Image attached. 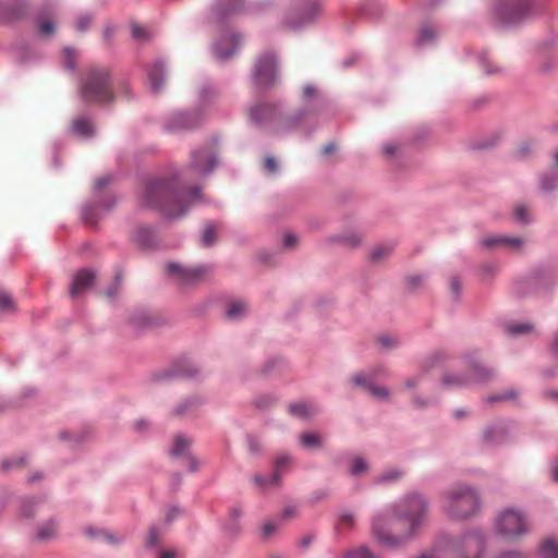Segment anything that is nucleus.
Wrapping results in <instances>:
<instances>
[{
  "label": "nucleus",
  "instance_id": "f257e3e1",
  "mask_svg": "<svg viewBox=\"0 0 558 558\" xmlns=\"http://www.w3.org/2000/svg\"><path fill=\"white\" fill-rule=\"evenodd\" d=\"M427 504L411 494L395 505L391 514H378L373 519L372 532L385 546L397 547L411 538L426 517Z\"/></svg>",
  "mask_w": 558,
  "mask_h": 558
},
{
  "label": "nucleus",
  "instance_id": "f03ea898",
  "mask_svg": "<svg viewBox=\"0 0 558 558\" xmlns=\"http://www.w3.org/2000/svg\"><path fill=\"white\" fill-rule=\"evenodd\" d=\"M198 197V187L186 190L177 177L171 180L149 179L144 184L141 203L158 208L169 218H177L183 216L189 205Z\"/></svg>",
  "mask_w": 558,
  "mask_h": 558
},
{
  "label": "nucleus",
  "instance_id": "7ed1b4c3",
  "mask_svg": "<svg viewBox=\"0 0 558 558\" xmlns=\"http://www.w3.org/2000/svg\"><path fill=\"white\" fill-rule=\"evenodd\" d=\"M442 507L446 514L453 520H464L476 513L480 498L474 489L465 485L450 488L444 494Z\"/></svg>",
  "mask_w": 558,
  "mask_h": 558
},
{
  "label": "nucleus",
  "instance_id": "20e7f679",
  "mask_svg": "<svg viewBox=\"0 0 558 558\" xmlns=\"http://www.w3.org/2000/svg\"><path fill=\"white\" fill-rule=\"evenodd\" d=\"M438 546L453 558H482L485 549L484 534L480 530H470L460 536H442Z\"/></svg>",
  "mask_w": 558,
  "mask_h": 558
},
{
  "label": "nucleus",
  "instance_id": "39448f33",
  "mask_svg": "<svg viewBox=\"0 0 558 558\" xmlns=\"http://www.w3.org/2000/svg\"><path fill=\"white\" fill-rule=\"evenodd\" d=\"M81 93L88 102L105 104L113 100L110 72L107 68L93 66L82 82Z\"/></svg>",
  "mask_w": 558,
  "mask_h": 558
},
{
  "label": "nucleus",
  "instance_id": "423d86ee",
  "mask_svg": "<svg viewBox=\"0 0 558 558\" xmlns=\"http://www.w3.org/2000/svg\"><path fill=\"white\" fill-rule=\"evenodd\" d=\"M494 527L497 535L510 541L518 539L530 531L525 513L514 508H506L498 512Z\"/></svg>",
  "mask_w": 558,
  "mask_h": 558
},
{
  "label": "nucleus",
  "instance_id": "0eeeda50",
  "mask_svg": "<svg viewBox=\"0 0 558 558\" xmlns=\"http://www.w3.org/2000/svg\"><path fill=\"white\" fill-rule=\"evenodd\" d=\"M532 9L531 0H499L496 15L501 24L515 25L526 19Z\"/></svg>",
  "mask_w": 558,
  "mask_h": 558
},
{
  "label": "nucleus",
  "instance_id": "6e6552de",
  "mask_svg": "<svg viewBox=\"0 0 558 558\" xmlns=\"http://www.w3.org/2000/svg\"><path fill=\"white\" fill-rule=\"evenodd\" d=\"M469 376L465 379L448 377L445 379V384H484L489 381L495 373L489 368L483 361L477 356H470L468 359Z\"/></svg>",
  "mask_w": 558,
  "mask_h": 558
},
{
  "label": "nucleus",
  "instance_id": "1a4fd4ad",
  "mask_svg": "<svg viewBox=\"0 0 558 558\" xmlns=\"http://www.w3.org/2000/svg\"><path fill=\"white\" fill-rule=\"evenodd\" d=\"M167 270L170 275L177 277L182 284H194L202 281L209 272V267H182L178 264L170 263L167 265Z\"/></svg>",
  "mask_w": 558,
  "mask_h": 558
},
{
  "label": "nucleus",
  "instance_id": "9d476101",
  "mask_svg": "<svg viewBox=\"0 0 558 558\" xmlns=\"http://www.w3.org/2000/svg\"><path fill=\"white\" fill-rule=\"evenodd\" d=\"M277 68L274 54L266 53L262 56L255 64V77L259 85L271 84L276 78Z\"/></svg>",
  "mask_w": 558,
  "mask_h": 558
},
{
  "label": "nucleus",
  "instance_id": "9b49d317",
  "mask_svg": "<svg viewBox=\"0 0 558 558\" xmlns=\"http://www.w3.org/2000/svg\"><path fill=\"white\" fill-rule=\"evenodd\" d=\"M278 108L270 104H257L250 109V118L256 124H267L276 120Z\"/></svg>",
  "mask_w": 558,
  "mask_h": 558
},
{
  "label": "nucleus",
  "instance_id": "f8f14e48",
  "mask_svg": "<svg viewBox=\"0 0 558 558\" xmlns=\"http://www.w3.org/2000/svg\"><path fill=\"white\" fill-rule=\"evenodd\" d=\"M485 247L501 246L509 251H519L523 244V240L518 236L493 235L482 240Z\"/></svg>",
  "mask_w": 558,
  "mask_h": 558
},
{
  "label": "nucleus",
  "instance_id": "ddd939ff",
  "mask_svg": "<svg viewBox=\"0 0 558 558\" xmlns=\"http://www.w3.org/2000/svg\"><path fill=\"white\" fill-rule=\"evenodd\" d=\"M216 158L209 149L193 153L192 166L199 174L208 173L214 169Z\"/></svg>",
  "mask_w": 558,
  "mask_h": 558
},
{
  "label": "nucleus",
  "instance_id": "4468645a",
  "mask_svg": "<svg viewBox=\"0 0 558 558\" xmlns=\"http://www.w3.org/2000/svg\"><path fill=\"white\" fill-rule=\"evenodd\" d=\"M191 441L183 436H177L174 439L171 454L175 458H186L190 461V470L196 471L198 469V461L190 456Z\"/></svg>",
  "mask_w": 558,
  "mask_h": 558
},
{
  "label": "nucleus",
  "instance_id": "2eb2a0df",
  "mask_svg": "<svg viewBox=\"0 0 558 558\" xmlns=\"http://www.w3.org/2000/svg\"><path fill=\"white\" fill-rule=\"evenodd\" d=\"M239 40L235 35H231L217 43L215 46L217 59L221 61L230 59L236 52Z\"/></svg>",
  "mask_w": 558,
  "mask_h": 558
},
{
  "label": "nucleus",
  "instance_id": "dca6fc26",
  "mask_svg": "<svg viewBox=\"0 0 558 558\" xmlns=\"http://www.w3.org/2000/svg\"><path fill=\"white\" fill-rule=\"evenodd\" d=\"M195 121L190 113L178 112L172 114L166 123V129L169 132H179L193 128Z\"/></svg>",
  "mask_w": 558,
  "mask_h": 558
},
{
  "label": "nucleus",
  "instance_id": "f3484780",
  "mask_svg": "<svg viewBox=\"0 0 558 558\" xmlns=\"http://www.w3.org/2000/svg\"><path fill=\"white\" fill-rule=\"evenodd\" d=\"M374 375L366 376L364 374H357L353 377V383L356 386L364 387L373 397L378 399L388 398V390L384 387H377L373 384Z\"/></svg>",
  "mask_w": 558,
  "mask_h": 558
},
{
  "label": "nucleus",
  "instance_id": "a211bd4d",
  "mask_svg": "<svg viewBox=\"0 0 558 558\" xmlns=\"http://www.w3.org/2000/svg\"><path fill=\"white\" fill-rule=\"evenodd\" d=\"M95 279V274L90 270H80L72 283L71 288V296L77 298L81 293H83L88 287L93 284V281Z\"/></svg>",
  "mask_w": 558,
  "mask_h": 558
},
{
  "label": "nucleus",
  "instance_id": "6ab92c4d",
  "mask_svg": "<svg viewBox=\"0 0 558 558\" xmlns=\"http://www.w3.org/2000/svg\"><path fill=\"white\" fill-rule=\"evenodd\" d=\"M84 534L93 541L105 542L109 544H117L120 539L112 533L96 529L94 526H87L84 529Z\"/></svg>",
  "mask_w": 558,
  "mask_h": 558
},
{
  "label": "nucleus",
  "instance_id": "aec40b11",
  "mask_svg": "<svg viewBox=\"0 0 558 558\" xmlns=\"http://www.w3.org/2000/svg\"><path fill=\"white\" fill-rule=\"evenodd\" d=\"M292 464V458L289 454H280L274 463V473L270 475L272 484L280 483V474L284 472Z\"/></svg>",
  "mask_w": 558,
  "mask_h": 558
},
{
  "label": "nucleus",
  "instance_id": "412c9836",
  "mask_svg": "<svg viewBox=\"0 0 558 558\" xmlns=\"http://www.w3.org/2000/svg\"><path fill=\"white\" fill-rule=\"evenodd\" d=\"M289 411L292 415L299 418H310L317 412V408L314 404L306 402L293 403L289 407Z\"/></svg>",
  "mask_w": 558,
  "mask_h": 558
},
{
  "label": "nucleus",
  "instance_id": "4be33fe9",
  "mask_svg": "<svg viewBox=\"0 0 558 558\" xmlns=\"http://www.w3.org/2000/svg\"><path fill=\"white\" fill-rule=\"evenodd\" d=\"M163 73L165 70L161 62L154 63L148 71L149 83L155 93H158L162 87Z\"/></svg>",
  "mask_w": 558,
  "mask_h": 558
},
{
  "label": "nucleus",
  "instance_id": "5701e85b",
  "mask_svg": "<svg viewBox=\"0 0 558 558\" xmlns=\"http://www.w3.org/2000/svg\"><path fill=\"white\" fill-rule=\"evenodd\" d=\"M542 558H558V542L555 538H545L539 545Z\"/></svg>",
  "mask_w": 558,
  "mask_h": 558
},
{
  "label": "nucleus",
  "instance_id": "b1692460",
  "mask_svg": "<svg viewBox=\"0 0 558 558\" xmlns=\"http://www.w3.org/2000/svg\"><path fill=\"white\" fill-rule=\"evenodd\" d=\"M56 534L57 523L53 521H49L38 529L36 537L40 542H46L53 538Z\"/></svg>",
  "mask_w": 558,
  "mask_h": 558
},
{
  "label": "nucleus",
  "instance_id": "393cba45",
  "mask_svg": "<svg viewBox=\"0 0 558 558\" xmlns=\"http://www.w3.org/2000/svg\"><path fill=\"white\" fill-rule=\"evenodd\" d=\"M393 251L392 244H380L375 246L371 252V259L374 263H379L386 259Z\"/></svg>",
  "mask_w": 558,
  "mask_h": 558
},
{
  "label": "nucleus",
  "instance_id": "a878e982",
  "mask_svg": "<svg viewBox=\"0 0 558 558\" xmlns=\"http://www.w3.org/2000/svg\"><path fill=\"white\" fill-rule=\"evenodd\" d=\"M301 445L307 449L319 448L323 444V439L319 435L314 433H304L300 436Z\"/></svg>",
  "mask_w": 558,
  "mask_h": 558
},
{
  "label": "nucleus",
  "instance_id": "bb28decb",
  "mask_svg": "<svg viewBox=\"0 0 558 558\" xmlns=\"http://www.w3.org/2000/svg\"><path fill=\"white\" fill-rule=\"evenodd\" d=\"M73 130L81 136H89L93 133L92 123L86 119H76L73 122Z\"/></svg>",
  "mask_w": 558,
  "mask_h": 558
},
{
  "label": "nucleus",
  "instance_id": "cd10ccee",
  "mask_svg": "<svg viewBox=\"0 0 558 558\" xmlns=\"http://www.w3.org/2000/svg\"><path fill=\"white\" fill-rule=\"evenodd\" d=\"M436 37L435 31L432 26L425 25L420 29L418 37H417V45L418 46H425L427 44H430L434 41Z\"/></svg>",
  "mask_w": 558,
  "mask_h": 558
},
{
  "label": "nucleus",
  "instance_id": "c85d7f7f",
  "mask_svg": "<svg viewBox=\"0 0 558 558\" xmlns=\"http://www.w3.org/2000/svg\"><path fill=\"white\" fill-rule=\"evenodd\" d=\"M246 312V304L242 301L232 302L227 311V316L230 319H238Z\"/></svg>",
  "mask_w": 558,
  "mask_h": 558
},
{
  "label": "nucleus",
  "instance_id": "c756f323",
  "mask_svg": "<svg viewBox=\"0 0 558 558\" xmlns=\"http://www.w3.org/2000/svg\"><path fill=\"white\" fill-rule=\"evenodd\" d=\"M342 558H377L365 546L347 551Z\"/></svg>",
  "mask_w": 558,
  "mask_h": 558
},
{
  "label": "nucleus",
  "instance_id": "7c9ffc66",
  "mask_svg": "<svg viewBox=\"0 0 558 558\" xmlns=\"http://www.w3.org/2000/svg\"><path fill=\"white\" fill-rule=\"evenodd\" d=\"M216 242V229L213 225H207L204 229L202 245L209 246Z\"/></svg>",
  "mask_w": 558,
  "mask_h": 558
},
{
  "label": "nucleus",
  "instance_id": "2f4dec72",
  "mask_svg": "<svg viewBox=\"0 0 558 558\" xmlns=\"http://www.w3.org/2000/svg\"><path fill=\"white\" fill-rule=\"evenodd\" d=\"M14 310V303L12 296L5 292L0 290V311L1 312H12Z\"/></svg>",
  "mask_w": 558,
  "mask_h": 558
},
{
  "label": "nucleus",
  "instance_id": "473e14b6",
  "mask_svg": "<svg viewBox=\"0 0 558 558\" xmlns=\"http://www.w3.org/2000/svg\"><path fill=\"white\" fill-rule=\"evenodd\" d=\"M160 538V534L156 527H150L148 535L145 539V547L153 548L158 545Z\"/></svg>",
  "mask_w": 558,
  "mask_h": 558
},
{
  "label": "nucleus",
  "instance_id": "72a5a7b5",
  "mask_svg": "<svg viewBox=\"0 0 558 558\" xmlns=\"http://www.w3.org/2000/svg\"><path fill=\"white\" fill-rule=\"evenodd\" d=\"M151 230L149 228H141L136 233V241L144 246L150 244Z\"/></svg>",
  "mask_w": 558,
  "mask_h": 558
},
{
  "label": "nucleus",
  "instance_id": "f704fd0d",
  "mask_svg": "<svg viewBox=\"0 0 558 558\" xmlns=\"http://www.w3.org/2000/svg\"><path fill=\"white\" fill-rule=\"evenodd\" d=\"M254 483L263 490L269 488V487H272V486H278L279 484H272L270 482V475L269 476H264V475H260V474H256L254 476Z\"/></svg>",
  "mask_w": 558,
  "mask_h": 558
},
{
  "label": "nucleus",
  "instance_id": "c9c22d12",
  "mask_svg": "<svg viewBox=\"0 0 558 558\" xmlns=\"http://www.w3.org/2000/svg\"><path fill=\"white\" fill-rule=\"evenodd\" d=\"M277 529H278V525L274 521H268V522L264 523L262 526V537L265 539L271 537L275 534V532L277 531Z\"/></svg>",
  "mask_w": 558,
  "mask_h": 558
},
{
  "label": "nucleus",
  "instance_id": "e433bc0d",
  "mask_svg": "<svg viewBox=\"0 0 558 558\" xmlns=\"http://www.w3.org/2000/svg\"><path fill=\"white\" fill-rule=\"evenodd\" d=\"M92 16L89 14H83L81 15L76 23H75V27L78 32H84L86 29H88V27L90 26L92 24Z\"/></svg>",
  "mask_w": 558,
  "mask_h": 558
},
{
  "label": "nucleus",
  "instance_id": "4c0bfd02",
  "mask_svg": "<svg viewBox=\"0 0 558 558\" xmlns=\"http://www.w3.org/2000/svg\"><path fill=\"white\" fill-rule=\"evenodd\" d=\"M229 3L232 4V9L228 12H221L222 16L229 15L230 13H233L241 8V0H221L219 3V8L223 10Z\"/></svg>",
  "mask_w": 558,
  "mask_h": 558
},
{
  "label": "nucleus",
  "instance_id": "58836bf2",
  "mask_svg": "<svg viewBox=\"0 0 558 558\" xmlns=\"http://www.w3.org/2000/svg\"><path fill=\"white\" fill-rule=\"evenodd\" d=\"M24 464V458H12V459H8V460H4L2 463H1V469L3 471H9L13 468H20Z\"/></svg>",
  "mask_w": 558,
  "mask_h": 558
},
{
  "label": "nucleus",
  "instance_id": "ea45409f",
  "mask_svg": "<svg viewBox=\"0 0 558 558\" xmlns=\"http://www.w3.org/2000/svg\"><path fill=\"white\" fill-rule=\"evenodd\" d=\"M445 555H448V553L444 550L441 547H439L437 544L435 548L422 554L416 558H444Z\"/></svg>",
  "mask_w": 558,
  "mask_h": 558
},
{
  "label": "nucleus",
  "instance_id": "a19ab883",
  "mask_svg": "<svg viewBox=\"0 0 558 558\" xmlns=\"http://www.w3.org/2000/svg\"><path fill=\"white\" fill-rule=\"evenodd\" d=\"M341 241L349 246H356L362 241V235L355 232L349 233L341 238Z\"/></svg>",
  "mask_w": 558,
  "mask_h": 558
},
{
  "label": "nucleus",
  "instance_id": "79ce46f5",
  "mask_svg": "<svg viewBox=\"0 0 558 558\" xmlns=\"http://www.w3.org/2000/svg\"><path fill=\"white\" fill-rule=\"evenodd\" d=\"M132 35L138 40H146L149 37L148 31L144 26L136 24L132 26Z\"/></svg>",
  "mask_w": 558,
  "mask_h": 558
},
{
  "label": "nucleus",
  "instance_id": "37998d69",
  "mask_svg": "<svg viewBox=\"0 0 558 558\" xmlns=\"http://www.w3.org/2000/svg\"><path fill=\"white\" fill-rule=\"evenodd\" d=\"M531 329H532V326L527 325V324L510 325L507 328L508 332L511 333V335L524 333V332L530 331Z\"/></svg>",
  "mask_w": 558,
  "mask_h": 558
},
{
  "label": "nucleus",
  "instance_id": "c03bdc74",
  "mask_svg": "<svg viewBox=\"0 0 558 558\" xmlns=\"http://www.w3.org/2000/svg\"><path fill=\"white\" fill-rule=\"evenodd\" d=\"M366 470H367V465L363 459L356 458L353 460L352 468H351V473L353 475H359L362 472H365Z\"/></svg>",
  "mask_w": 558,
  "mask_h": 558
},
{
  "label": "nucleus",
  "instance_id": "a18cd8bd",
  "mask_svg": "<svg viewBox=\"0 0 558 558\" xmlns=\"http://www.w3.org/2000/svg\"><path fill=\"white\" fill-rule=\"evenodd\" d=\"M354 519L350 513H343L339 517V526L341 529H348L353 525Z\"/></svg>",
  "mask_w": 558,
  "mask_h": 558
},
{
  "label": "nucleus",
  "instance_id": "49530a36",
  "mask_svg": "<svg viewBox=\"0 0 558 558\" xmlns=\"http://www.w3.org/2000/svg\"><path fill=\"white\" fill-rule=\"evenodd\" d=\"M514 217L520 222H526L527 221V209L523 205H519L515 207L514 210Z\"/></svg>",
  "mask_w": 558,
  "mask_h": 558
},
{
  "label": "nucleus",
  "instance_id": "de8ad7c7",
  "mask_svg": "<svg viewBox=\"0 0 558 558\" xmlns=\"http://www.w3.org/2000/svg\"><path fill=\"white\" fill-rule=\"evenodd\" d=\"M37 505L34 500H26L22 505V514L25 518L33 517V508Z\"/></svg>",
  "mask_w": 558,
  "mask_h": 558
},
{
  "label": "nucleus",
  "instance_id": "09e8293b",
  "mask_svg": "<svg viewBox=\"0 0 558 558\" xmlns=\"http://www.w3.org/2000/svg\"><path fill=\"white\" fill-rule=\"evenodd\" d=\"M299 123V120L294 117H286L280 121V128L282 130H289L294 128Z\"/></svg>",
  "mask_w": 558,
  "mask_h": 558
},
{
  "label": "nucleus",
  "instance_id": "8fccbe9b",
  "mask_svg": "<svg viewBox=\"0 0 558 558\" xmlns=\"http://www.w3.org/2000/svg\"><path fill=\"white\" fill-rule=\"evenodd\" d=\"M482 63H483V66L485 68L486 72L488 74H494V73H497L499 71V68L494 65L493 68H490L492 65V60L489 58V56H483L482 58Z\"/></svg>",
  "mask_w": 558,
  "mask_h": 558
},
{
  "label": "nucleus",
  "instance_id": "3c124183",
  "mask_svg": "<svg viewBox=\"0 0 558 558\" xmlns=\"http://www.w3.org/2000/svg\"><path fill=\"white\" fill-rule=\"evenodd\" d=\"M401 476V472L392 470L385 472L379 478V482H386V481H395Z\"/></svg>",
  "mask_w": 558,
  "mask_h": 558
},
{
  "label": "nucleus",
  "instance_id": "603ef678",
  "mask_svg": "<svg viewBox=\"0 0 558 558\" xmlns=\"http://www.w3.org/2000/svg\"><path fill=\"white\" fill-rule=\"evenodd\" d=\"M515 396H517L515 392L511 390L509 393H506V395H494V396H490V397L487 398V401H489V402H493V401H504V400L515 398Z\"/></svg>",
  "mask_w": 558,
  "mask_h": 558
},
{
  "label": "nucleus",
  "instance_id": "864d4df0",
  "mask_svg": "<svg viewBox=\"0 0 558 558\" xmlns=\"http://www.w3.org/2000/svg\"><path fill=\"white\" fill-rule=\"evenodd\" d=\"M264 167L268 172H275L277 170V162L274 157H266L264 161Z\"/></svg>",
  "mask_w": 558,
  "mask_h": 558
},
{
  "label": "nucleus",
  "instance_id": "5fc2aeb1",
  "mask_svg": "<svg viewBox=\"0 0 558 558\" xmlns=\"http://www.w3.org/2000/svg\"><path fill=\"white\" fill-rule=\"evenodd\" d=\"M64 56L66 58V66L71 70L74 69V50L66 48Z\"/></svg>",
  "mask_w": 558,
  "mask_h": 558
},
{
  "label": "nucleus",
  "instance_id": "6e6d98bb",
  "mask_svg": "<svg viewBox=\"0 0 558 558\" xmlns=\"http://www.w3.org/2000/svg\"><path fill=\"white\" fill-rule=\"evenodd\" d=\"M296 244V238L295 235L291 234V233H288L286 234L284 239H283V245L286 248H293L294 245Z\"/></svg>",
  "mask_w": 558,
  "mask_h": 558
},
{
  "label": "nucleus",
  "instance_id": "4d7b16f0",
  "mask_svg": "<svg viewBox=\"0 0 558 558\" xmlns=\"http://www.w3.org/2000/svg\"><path fill=\"white\" fill-rule=\"evenodd\" d=\"M40 29L44 35H51V34H53L54 27L51 22L44 21L40 25Z\"/></svg>",
  "mask_w": 558,
  "mask_h": 558
},
{
  "label": "nucleus",
  "instance_id": "13d9d810",
  "mask_svg": "<svg viewBox=\"0 0 558 558\" xmlns=\"http://www.w3.org/2000/svg\"><path fill=\"white\" fill-rule=\"evenodd\" d=\"M158 558H179V554L175 549H168L160 553Z\"/></svg>",
  "mask_w": 558,
  "mask_h": 558
},
{
  "label": "nucleus",
  "instance_id": "bf43d9fd",
  "mask_svg": "<svg viewBox=\"0 0 558 558\" xmlns=\"http://www.w3.org/2000/svg\"><path fill=\"white\" fill-rule=\"evenodd\" d=\"M379 342L385 347V348H390L395 344V339L389 337V336H381L379 338Z\"/></svg>",
  "mask_w": 558,
  "mask_h": 558
},
{
  "label": "nucleus",
  "instance_id": "052dcab7",
  "mask_svg": "<svg viewBox=\"0 0 558 558\" xmlns=\"http://www.w3.org/2000/svg\"><path fill=\"white\" fill-rule=\"evenodd\" d=\"M383 150H384V154L391 156L396 153L397 146L393 144H387L384 146Z\"/></svg>",
  "mask_w": 558,
  "mask_h": 558
},
{
  "label": "nucleus",
  "instance_id": "680f3d73",
  "mask_svg": "<svg viewBox=\"0 0 558 558\" xmlns=\"http://www.w3.org/2000/svg\"><path fill=\"white\" fill-rule=\"evenodd\" d=\"M554 184L549 182V179L547 177H544L542 179V189L545 190V191H549L551 189H554Z\"/></svg>",
  "mask_w": 558,
  "mask_h": 558
},
{
  "label": "nucleus",
  "instance_id": "e2e57ef3",
  "mask_svg": "<svg viewBox=\"0 0 558 558\" xmlns=\"http://www.w3.org/2000/svg\"><path fill=\"white\" fill-rule=\"evenodd\" d=\"M335 150H336V145L333 143H329L324 146L323 154L329 155V154L333 153Z\"/></svg>",
  "mask_w": 558,
  "mask_h": 558
},
{
  "label": "nucleus",
  "instance_id": "0e129e2a",
  "mask_svg": "<svg viewBox=\"0 0 558 558\" xmlns=\"http://www.w3.org/2000/svg\"><path fill=\"white\" fill-rule=\"evenodd\" d=\"M109 182V178L102 177L95 181L96 187L101 189Z\"/></svg>",
  "mask_w": 558,
  "mask_h": 558
},
{
  "label": "nucleus",
  "instance_id": "69168bd1",
  "mask_svg": "<svg viewBox=\"0 0 558 558\" xmlns=\"http://www.w3.org/2000/svg\"><path fill=\"white\" fill-rule=\"evenodd\" d=\"M248 442H250V449L252 452H257L259 450V445L256 439L251 437L248 439Z\"/></svg>",
  "mask_w": 558,
  "mask_h": 558
},
{
  "label": "nucleus",
  "instance_id": "338daca9",
  "mask_svg": "<svg viewBox=\"0 0 558 558\" xmlns=\"http://www.w3.org/2000/svg\"><path fill=\"white\" fill-rule=\"evenodd\" d=\"M451 289L452 291L458 294L459 293V289H460V281L458 278H452L451 280Z\"/></svg>",
  "mask_w": 558,
  "mask_h": 558
},
{
  "label": "nucleus",
  "instance_id": "774afa93",
  "mask_svg": "<svg viewBox=\"0 0 558 558\" xmlns=\"http://www.w3.org/2000/svg\"><path fill=\"white\" fill-rule=\"evenodd\" d=\"M499 558H525V557L519 553H507V554L501 555Z\"/></svg>",
  "mask_w": 558,
  "mask_h": 558
}]
</instances>
